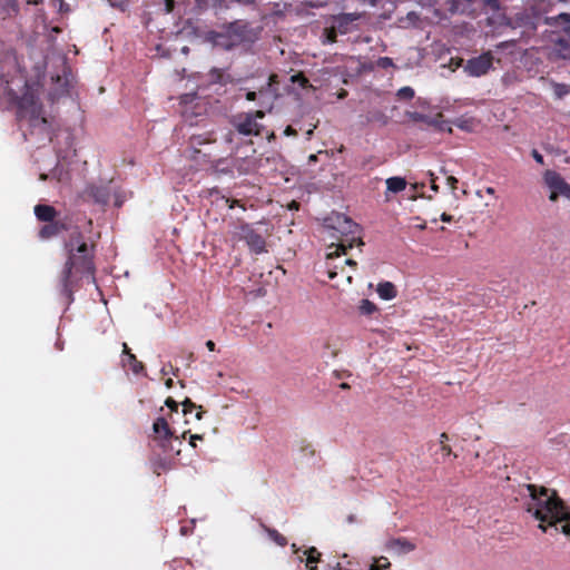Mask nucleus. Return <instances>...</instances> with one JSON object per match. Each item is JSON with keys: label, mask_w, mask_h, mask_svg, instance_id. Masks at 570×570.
I'll return each instance as SVG.
<instances>
[{"label": "nucleus", "mask_w": 570, "mask_h": 570, "mask_svg": "<svg viewBox=\"0 0 570 570\" xmlns=\"http://www.w3.org/2000/svg\"><path fill=\"white\" fill-rule=\"evenodd\" d=\"M35 83H29L14 55L0 62V101L16 107L26 140L42 145L51 141V125L36 101Z\"/></svg>", "instance_id": "1"}, {"label": "nucleus", "mask_w": 570, "mask_h": 570, "mask_svg": "<svg viewBox=\"0 0 570 570\" xmlns=\"http://www.w3.org/2000/svg\"><path fill=\"white\" fill-rule=\"evenodd\" d=\"M529 500L525 511L539 521V529L546 533H563L570 538V508L553 489L527 484Z\"/></svg>", "instance_id": "2"}, {"label": "nucleus", "mask_w": 570, "mask_h": 570, "mask_svg": "<svg viewBox=\"0 0 570 570\" xmlns=\"http://www.w3.org/2000/svg\"><path fill=\"white\" fill-rule=\"evenodd\" d=\"M327 229L330 236L337 240L332 242L328 246L326 254V269L325 274L328 281L337 279V282H352V275L350 269L347 271L344 266L333 265L331 261L334 257H340L341 254H345L347 248H352L354 245H361L360 227L352 219L343 214H333L327 219Z\"/></svg>", "instance_id": "3"}, {"label": "nucleus", "mask_w": 570, "mask_h": 570, "mask_svg": "<svg viewBox=\"0 0 570 570\" xmlns=\"http://www.w3.org/2000/svg\"><path fill=\"white\" fill-rule=\"evenodd\" d=\"M68 259L62 271L63 281L68 284L95 282L91 248L82 239V235L73 232L66 244Z\"/></svg>", "instance_id": "4"}, {"label": "nucleus", "mask_w": 570, "mask_h": 570, "mask_svg": "<svg viewBox=\"0 0 570 570\" xmlns=\"http://www.w3.org/2000/svg\"><path fill=\"white\" fill-rule=\"evenodd\" d=\"M43 68L50 69L51 80L53 82L55 96H61L68 91L70 85V72L67 67L66 58L61 52L52 50L45 57Z\"/></svg>", "instance_id": "5"}, {"label": "nucleus", "mask_w": 570, "mask_h": 570, "mask_svg": "<svg viewBox=\"0 0 570 570\" xmlns=\"http://www.w3.org/2000/svg\"><path fill=\"white\" fill-rule=\"evenodd\" d=\"M210 39L215 46L230 49L242 42L249 41L252 37L247 23L236 21L230 23L224 31L214 32Z\"/></svg>", "instance_id": "6"}, {"label": "nucleus", "mask_w": 570, "mask_h": 570, "mask_svg": "<svg viewBox=\"0 0 570 570\" xmlns=\"http://www.w3.org/2000/svg\"><path fill=\"white\" fill-rule=\"evenodd\" d=\"M153 433V441L156 442L164 453L174 451L173 441H178L179 438L174 434L165 417L160 416L155 420Z\"/></svg>", "instance_id": "7"}, {"label": "nucleus", "mask_w": 570, "mask_h": 570, "mask_svg": "<svg viewBox=\"0 0 570 570\" xmlns=\"http://www.w3.org/2000/svg\"><path fill=\"white\" fill-rule=\"evenodd\" d=\"M265 112L257 110L255 112L239 114L234 117L233 125L237 131L245 136H257L261 134L262 125L258 124V119L264 118Z\"/></svg>", "instance_id": "8"}, {"label": "nucleus", "mask_w": 570, "mask_h": 570, "mask_svg": "<svg viewBox=\"0 0 570 570\" xmlns=\"http://www.w3.org/2000/svg\"><path fill=\"white\" fill-rule=\"evenodd\" d=\"M235 236L246 242L248 247L255 254L266 252V243L264 237L257 233L253 226L248 224L240 225L235 232Z\"/></svg>", "instance_id": "9"}, {"label": "nucleus", "mask_w": 570, "mask_h": 570, "mask_svg": "<svg viewBox=\"0 0 570 570\" xmlns=\"http://www.w3.org/2000/svg\"><path fill=\"white\" fill-rule=\"evenodd\" d=\"M544 183L551 190L549 199L556 202L559 196L570 199V185L561 177L560 174L553 170L544 173Z\"/></svg>", "instance_id": "10"}, {"label": "nucleus", "mask_w": 570, "mask_h": 570, "mask_svg": "<svg viewBox=\"0 0 570 570\" xmlns=\"http://www.w3.org/2000/svg\"><path fill=\"white\" fill-rule=\"evenodd\" d=\"M493 56L491 52H484L466 61L463 69L471 77H481L492 67Z\"/></svg>", "instance_id": "11"}, {"label": "nucleus", "mask_w": 570, "mask_h": 570, "mask_svg": "<svg viewBox=\"0 0 570 570\" xmlns=\"http://www.w3.org/2000/svg\"><path fill=\"white\" fill-rule=\"evenodd\" d=\"M411 118H412V120H414L416 122L426 124L428 126L434 127L440 131L452 132V128H451L450 124L442 119L441 114L436 115L435 117H431V116L423 115L420 112H414L411 115Z\"/></svg>", "instance_id": "12"}, {"label": "nucleus", "mask_w": 570, "mask_h": 570, "mask_svg": "<svg viewBox=\"0 0 570 570\" xmlns=\"http://www.w3.org/2000/svg\"><path fill=\"white\" fill-rule=\"evenodd\" d=\"M386 549L396 554H406L415 550V543L411 542L406 538H393L386 542Z\"/></svg>", "instance_id": "13"}, {"label": "nucleus", "mask_w": 570, "mask_h": 570, "mask_svg": "<svg viewBox=\"0 0 570 570\" xmlns=\"http://www.w3.org/2000/svg\"><path fill=\"white\" fill-rule=\"evenodd\" d=\"M361 14L358 13H342L334 17L333 26L340 33H347L352 30V24L358 20Z\"/></svg>", "instance_id": "14"}, {"label": "nucleus", "mask_w": 570, "mask_h": 570, "mask_svg": "<svg viewBox=\"0 0 570 570\" xmlns=\"http://www.w3.org/2000/svg\"><path fill=\"white\" fill-rule=\"evenodd\" d=\"M122 354L124 357L121 362L124 367H129L135 374H140L144 371V364L130 352L127 343H122Z\"/></svg>", "instance_id": "15"}, {"label": "nucleus", "mask_w": 570, "mask_h": 570, "mask_svg": "<svg viewBox=\"0 0 570 570\" xmlns=\"http://www.w3.org/2000/svg\"><path fill=\"white\" fill-rule=\"evenodd\" d=\"M67 156H61L58 154V164L57 166L50 171V174L41 173L40 179L45 180L48 178H55L59 183L67 181L69 179V173L65 168V165L62 164V160H65Z\"/></svg>", "instance_id": "16"}, {"label": "nucleus", "mask_w": 570, "mask_h": 570, "mask_svg": "<svg viewBox=\"0 0 570 570\" xmlns=\"http://www.w3.org/2000/svg\"><path fill=\"white\" fill-rule=\"evenodd\" d=\"M551 41L554 43L551 55L556 58L569 59L570 58V41L563 38H553Z\"/></svg>", "instance_id": "17"}, {"label": "nucleus", "mask_w": 570, "mask_h": 570, "mask_svg": "<svg viewBox=\"0 0 570 570\" xmlns=\"http://www.w3.org/2000/svg\"><path fill=\"white\" fill-rule=\"evenodd\" d=\"M151 468L154 473L160 475L163 472H166L171 469V460L168 456H161L159 454L153 453L150 458Z\"/></svg>", "instance_id": "18"}, {"label": "nucleus", "mask_w": 570, "mask_h": 570, "mask_svg": "<svg viewBox=\"0 0 570 570\" xmlns=\"http://www.w3.org/2000/svg\"><path fill=\"white\" fill-rule=\"evenodd\" d=\"M544 22L551 27L560 28L563 32H570V14L560 13L556 17H547Z\"/></svg>", "instance_id": "19"}, {"label": "nucleus", "mask_w": 570, "mask_h": 570, "mask_svg": "<svg viewBox=\"0 0 570 570\" xmlns=\"http://www.w3.org/2000/svg\"><path fill=\"white\" fill-rule=\"evenodd\" d=\"M35 215L39 220L52 222L56 217V209L49 205H37L35 207Z\"/></svg>", "instance_id": "20"}, {"label": "nucleus", "mask_w": 570, "mask_h": 570, "mask_svg": "<svg viewBox=\"0 0 570 570\" xmlns=\"http://www.w3.org/2000/svg\"><path fill=\"white\" fill-rule=\"evenodd\" d=\"M386 194H397L406 188V180L403 177L394 176L386 179Z\"/></svg>", "instance_id": "21"}, {"label": "nucleus", "mask_w": 570, "mask_h": 570, "mask_svg": "<svg viewBox=\"0 0 570 570\" xmlns=\"http://www.w3.org/2000/svg\"><path fill=\"white\" fill-rule=\"evenodd\" d=\"M62 229V225L59 224L58 222H49V224L45 225L40 232H39V236L40 238L42 239H48L52 236H56L60 233V230Z\"/></svg>", "instance_id": "22"}, {"label": "nucleus", "mask_w": 570, "mask_h": 570, "mask_svg": "<svg viewBox=\"0 0 570 570\" xmlns=\"http://www.w3.org/2000/svg\"><path fill=\"white\" fill-rule=\"evenodd\" d=\"M209 197L213 203H217V205L222 204L224 206H227L228 208H233L235 206V204L237 203L236 200H230L229 198L225 197L224 195H220L219 190H217V189H212L209 191Z\"/></svg>", "instance_id": "23"}, {"label": "nucleus", "mask_w": 570, "mask_h": 570, "mask_svg": "<svg viewBox=\"0 0 570 570\" xmlns=\"http://www.w3.org/2000/svg\"><path fill=\"white\" fill-rule=\"evenodd\" d=\"M181 405L184 415H187L191 413L194 410L198 409L199 411L196 412L195 419L198 421L203 419L204 412L202 411V406H197L190 399L186 397L181 402Z\"/></svg>", "instance_id": "24"}, {"label": "nucleus", "mask_w": 570, "mask_h": 570, "mask_svg": "<svg viewBox=\"0 0 570 570\" xmlns=\"http://www.w3.org/2000/svg\"><path fill=\"white\" fill-rule=\"evenodd\" d=\"M358 312L361 315L371 316L377 312V306L370 299H362L358 305Z\"/></svg>", "instance_id": "25"}, {"label": "nucleus", "mask_w": 570, "mask_h": 570, "mask_svg": "<svg viewBox=\"0 0 570 570\" xmlns=\"http://www.w3.org/2000/svg\"><path fill=\"white\" fill-rule=\"evenodd\" d=\"M453 124L462 129V130H465V131H472L474 130L475 128V120L473 118H465V117H460V118H456Z\"/></svg>", "instance_id": "26"}, {"label": "nucleus", "mask_w": 570, "mask_h": 570, "mask_svg": "<svg viewBox=\"0 0 570 570\" xmlns=\"http://www.w3.org/2000/svg\"><path fill=\"white\" fill-rule=\"evenodd\" d=\"M448 441H449V435L445 432L441 433L440 439H439L440 451L442 452V454L444 456L453 455L454 458H456L458 455L452 452V449L448 444Z\"/></svg>", "instance_id": "27"}, {"label": "nucleus", "mask_w": 570, "mask_h": 570, "mask_svg": "<svg viewBox=\"0 0 570 570\" xmlns=\"http://www.w3.org/2000/svg\"><path fill=\"white\" fill-rule=\"evenodd\" d=\"M303 554L306 556V567L313 563H317L321 558V553L315 547L308 548L303 552Z\"/></svg>", "instance_id": "28"}, {"label": "nucleus", "mask_w": 570, "mask_h": 570, "mask_svg": "<svg viewBox=\"0 0 570 570\" xmlns=\"http://www.w3.org/2000/svg\"><path fill=\"white\" fill-rule=\"evenodd\" d=\"M379 296L384 301L394 298L397 294L396 287H376Z\"/></svg>", "instance_id": "29"}, {"label": "nucleus", "mask_w": 570, "mask_h": 570, "mask_svg": "<svg viewBox=\"0 0 570 570\" xmlns=\"http://www.w3.org/2000/svg\"><path fill=\"white\" fill-rule=\"evenodd\" d=\"M267 533L269 539L273 540L277 546L285 547L287 544V539L277 530L267 529Z\"/></svg>", "instance_id": "30"}, {"label": "nucleus", "mask_w": 570, "mask_h": 570, "mask_svg": "<svg viewBox=\"0 0 570 570\" xmlns=\"http://www.w3.org/2000/svg\"><path fill=\"white\" fill-rule=\"evenodd\" d=\"M391 567V562L386 557H380L374 560L368 570H386Z\"/></svg>", "instance_id": "31"}, {"label": "nucleus", "mask_w": 570, "mask_h": 570, "mask_svg": "<svg viewBox=\"0 0 570 570\" xmlns=\"http://www.w3.org/2000/svg\"><path fill=\"white\" fill-rule=\"evenodd\" d=\"M552 88H553L556 97L559 99L563 98L566 95H568L570 92V86H567L564 83L553 82Z\"/></svg>", "instance_id": "32"}, {"label": "nucleus", "mask_w": 570, "mask_h": 570, "mask_svg": "<svg viewBox=\"0 0 570 570\" xmlns=\"http://www.w3.org/2000/svg\"><path fill=\"white\" fill-rule=\"evenodd\" d=\"M17 10L18 8L14 0H6L2 4V11L4 12L6 17L12 16L17 12Z\"/></svg>", "instance_id": "33"}, {"label": "nucleus", "mask_w": 570, "mask_h": 570, "mask_svg": "<svg viewBox=\"0 0 570 570\" xmlns=\"http://www.w3.org/2000/svg\"><path fill=\"white\" fill-rule=\"evenodd\" d=\"M275 81H276V76L275 75L269 76L268 83H267L266 88H262L259 90V95L264 96V95L269 94L272 96H275L276 89H274V87H273Z\"/></svg>", "instance_id": "34"}, {"label": "nucleus", "mask_w": 570, "mask_h": 570, "mask_svg": "<svg viewBox=\"0 0 570 570\" xmlns=\"http://www.w3.org/2000/svg\"><path fill=\"white\" fill-rule=\"evenodd\" d=\"M376 65L377 67L382 68V69H386L389 67H393V60L389 57H381L377 59L376 61Z\"/></svg>", "instance_id": "35"}, {"label": "nucleus", "mask_w": 570, "mask_h": 570, "mask_svg": "<svg viewBox=\"0 0 570 570\" xmlns=\"http://www.w3.org/2000/svg\"><path fill=\"white\" fill-rule=\"evenodd\" d=\"M399 96L402 98L411 99L414 97V90L411 87H403L399 90Z\"/></svg>", "instance_id": "36"}, {"label": "nucleus", "mask_w": 570, "mask_h": 570, "mask_svg": "<svg viewBox=\"0 0 570 570\" xmlns=\"http://www.w3.org/2000/svg\"><path fill=\"white\" fill-rule=\"evenodd\" d=\"M337 32H338L337 29L332 24V27L330 29H326V33H325L326 41L334 42L336 39Z\"/></svg>", "instance_id": "37"}, {"label": "nucleus", "mask_w": 570, "mask_h": 570, "mask_svg": "<svg viewBox=\"0 0 570 570\" xmlns=\"http://www.w3.org/2000/svg\"><path fill=\"white\" fill-rule=\"evenodd\" d=\"M61 296L66 301V304L69 305L72 302V292L70 287H62Z\"/></svg>", "instance_id": "38"}, {"label": "nucleus", "mask_w": 570, "mask_h": 570, "mask_svg": "<svg viewBox=\"0 0 570 570\" xmlns=\"http://www.w3.org/2000/svg\"><path fill=\"white\" fill-rule=\"evenodd\" d=\"M165 404L168 409H170L171 412H177L178 411V402H176L173 397H167L166 401H165Z\"/></svg>", "instance_id": "39"}, {"label": "nucleus", "mask_w": 570, "mask_h": 570, "mask_svg": "<svg viewBox=\"0 0 570 570\" xmlns=\"http://www.w3.org/2000/svg\"><path fill=\"white\" fill-rule=\"evenodd\" d=\"M197 440H203V435L200 434H189V444L193 448H196Z\"/></svg>", "instance_id": "40"}, {"label": "nucleus", "mask_w": 570, "mask_h": 570, "mask_svg": "<svg viewBox=\"0 0 570 570\" xmlns=\"http://www.w3.org/2000/svg\"><path fill=\"white\" fill-rule=\"evenodd\" d=\"M293 82L299 81L302 87H305L307 83V79L302 75H296L292 77Z\"/></svg>", "instance_id": "41"}, {"label": "nucleus", "mask_w": 570, "mask_h": 570, "mask_svg": "<svg viewBox=\"0 0 570 570\" xmlns=\"http://www.w3.org/2000/svg\"><path fill=\"white\" fill-rule=\"evenodd\" d=\"M446 183L451 187V189L454 190L455 187H456V184H458V179L455 177H453V176H449L446 178Z\"/></svg>", "instance_id": "42"}, {"label": "nucleus", "mask_w": 570, "mask_h": 570, "mask_svg": "<svg viewBox=\"0 0 570 570\" xmlns=\"http://www.w3.org/2000/svg\"><path fill=\"white\" fill-rule=\"evenodd\" d=\"M532 157L534 158V160L539 164H543V156L538 151V150H532Z\"/></svg>", "instance_id": "43"}, {"label": "nucleus", "mask_w": 570, "mask_h": 570, "mask_svg": "<svg viewBox=\"0 0 570 570\" xmlns=\"http://www.w3.org/2000/svg\"><path fill=\"white\" fill-rule=\"evenodd\" d=\"M249 294L253 295L254 298L259 297V296H264L265 295V288L264 287H258L256 291H253Z\"/></svg>", "instance_id": "44"}, {"label": "nucleus", "mask_w": 570, "mask_h": 570, "mask_svg": "<svg viewBox=\"0 0 570 570\" xmlns=\"http://www.w3.org/2000/svg\"><path fill=\"white\" fill-rule=\"evenodd\" d=\"M356 521H357V518H356V515H355V514H353V513H351V514H348V515L346 517V522H347V523H350V524H351V523H355Z\"/></svg>", "instance_id": "45"}, {"label": "nucleus", "mask_w": 570, "mask_h": 570, "mask_svg": "<svg viewBox=\"0 0 570 570\" xmlns=\"http://www.w3.org/2000/svg\"><path fill=\"white\" fill-rule=\"evenodd\" d=\"M174 8V0H166V12H170Z\"/></svg>", "instance_id": "46"}, {"label": "nucleus", "mask_w": 570, "mask_h": 570, "mask_svg": "<svg viewBox=\"0 0 570 570\" xmlns=\"http://www.w3.org/2000/svg\"><path fill=\"white\" fill-rule=\"evenodd\" d=\"M430 176H431V189L434 190V191H438L439 190V187L438 185L434 183V175L432 173H430Z\"/></svg>", "instance_id": "47"}, {"label": "nucleus", "mask_w": 570, "mask_h": 570, "mask_svg": "<svg viewBox=\"0 0 570 570\" xmlns=\"http://www.w3.org/2000/svg\"><path fill=\"white\" fill-rule=\"evenodd\" d=\"M441 220L444 222V223H450L452 220V216L448 215L446 213H443L441 215Z\"/></svg>", "instance_id": "48"}, {"label": "nucleus", "mask_w": 570, "mask_h": 570, "mask_svg": "<svg viewBox=\"0 0 570 570\" xmlns=\"http://www.w3.org/2000/svg\"><path fill=\"white\" fill-rule=\"evenodd\" d=\"M206 347L213 352L215 350V343L209 340L206 342Z\"/></svg>", "instance_id": "49"}, {"label": "nucleus", "mask_w": 570, "mask_h": 570, "mask_svg": "<svg viewBox=\"0 0 570 570\" xmlns=\"http://www.w3.org/2000/svg\"><path fill=\"white\" fill-rule=\"evenodd\" d=\"M246 97H247L248 100H254L256 98V92L255 91H248Z\"/></svg>", "instance_id": "50"}, {"label": "nucleus", "mask_w": 570, "mask_h": 570, "mask_svg": "<svg viewBox=\"0 0 570 570\" xmlns=\"http://www.w3.org/2000/svg\"><path fill=\"white\" fill-rule=\"evenodd\" d=\"M166 387L171 389L174 385V381L171 379L166 380L165 382Z\"/></svg>", "instance_id": "51"}, {"label": "nucleus", "mask_w": 570, "mask_h": 570, "mask_svg": "<svg viewBox=\"0 0 570 570\" xmlns=\"http://www.w3.org/2000/svg\"><path fill=\"white\" fill-rule=\"evenodd\" d=\"M96 289H97V294H98L99 296H101L102 302H104L105 304H107V301L104 298V295H102V293H101V291H100V287H99V286H96Z\"/></svg>", "instance_id": "52"}, {"label": "nucleus", "mask_w": 570, "mask_h": 570, "mask_svg": "<svg viewBox=\"0 0 570 570\" xmlns=\"http://www.w3.org/2000/svg\"><path fill=\"white\" fill-rule=\"evenodd\" d=\"M344 263L348 266L350 269L352 268V266L355 265V263L352 259H345Z\"/></svg>", "instance_id": "53"}, {"label": "nucleus", "mask_w": 570, "mask_h": 570, "mask_svg": "<svg viewBox=\"0 0 570 570\" xmlns=\"http://www.w3.org/2000/svg\"><path fill=\"white\" fill-rule=\"evenodd\" d=\"M485 193L489 194V195H494L495 190L493 187H487L485 188Z\"/></svg>", "instance_id": "54"}, {"label": "nucleus", "mask_w": 570, "mask_h": 570, "mask_svg": "<svg viewBox=\"0 0 570 570\" xmlns=\"http://www.w3.org/2000/svg\"><path fill=\"white\" fill-rule=\"evenodd\" d=\"M316 160H317V156L316 155H314V154L309 155V157H308V161L309 163H314Z\"/></svg>", "instance_id": "55"}, {"label": "nucleus", "mask_w": 570, "mask_h": 570, "mask_svg": "<svg viewBox=\"0 0 570 570\" xmlns=\"http://www.w3.org/2000/svg\"><path fill=\"white\" fill-rule=\"evenodd\" d=\"M285 134L286 135H292V134H294V130L291 127H287L286 130H285Z\"/></svg>", "instance_id": "56"}, {"label": "nucleus", "mask_w": 570, "mask_h": 570, "mask_svg": "<svg viewBox=\"0 0 570 570\" xmlns=\"http://www.w3.org/2000/svg\"><path fill=\"white\" fill-rule=\"evenodd\" d=\"M292 549L294 551V553H298L299 549L296 547L295 543L292 544Z\"/></svg>", "instance_id": "57"}, {"label": "nucleus", "mask_w": 570, "mask_h": 570, "mask_svg": "<svg viewBox=\"0 0 570 570\" xmlns=\"http://www.w3.org/2000/svg\"><path fill=\"white\" fill-rule=\"evenodd\" d=\"M341 389L345 390V389H350V385L347 383H342L340 385Z\"/></svg>", "instance_id": "58"}, {"label": "nucleus", "mask_w": 570, "mask_h": 570, "mask_svg": "<svg viewBox=\"0 0 570 570\" xmlns=\"http://www.w3.org/2000/svg\"><path fill=\"white\" fill-rule=\"evenodd\" d=\"M189 433H190V431H184L183 434H181V438L186 439Z\"/></svg>", "instance_id": "59"}, {"label": "nucleus", "mask_w": 570, "mask_h": 570, "mask_svg": "<svg viewBox=\"0 0 570 570\" xmlns=\"http://www.w3.org/2000/svg\"><path fill=\"white\" fill-rule=\"evenodd\" d=\"M307 568H308V570H317V567L316 566H312V564H309Z\"/></svg>", "instance_id": "60"}, {"label": "nucleus", "mask_w": 570, "mask_h": 570, "mask_svg": "<svg viewBox=\"0 0 570 570\" xmlns=\"http://www.w3.org/2000/svg\"><path fill=\"white\" fill-rule=\"evenodd\" d=\"M36 69H37L38 75H40V72L42 71V69H43V68H42V67L37 66V67H36Z\"/></svg>", "instance_id": "61"}, {"label": "nucleus", "mask_w": 570, "mask_h": 570, "mask_svg": "<svg viewBox=\"0 0 570 570\" xmlns=\"http://www.w3.org/2000/svg\"><path fill=\"white\" fill-rule=\"evenodd\" d=\"M379 285H386V286H390V285H393L391 282H384V283H380Z\"/></svg>", "instance_id": "62"}]
</instances>
